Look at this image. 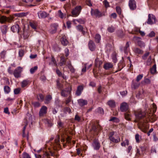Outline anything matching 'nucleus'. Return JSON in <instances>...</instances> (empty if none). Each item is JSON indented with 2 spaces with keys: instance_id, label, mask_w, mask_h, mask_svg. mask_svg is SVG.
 Returning <instances> with one entry per match:
<instances>
[{
  "instance_id": "obj_2",
  "label": "nucleus",
  "mask_w": 158,
  "mask_h": 158,
  "mask_svg": "<svg viewBox=\"0 0 158 158\" xmlns=\"http://www.w3.org/2000/svg\"><path fill=\"white\" fill-rule=\"evenodd\" d=\"M156 18L155 16L152 14H149L148 15V19L147 23L148 24L152 25L155 23L156 22Z\"/></svg>"
},
{
  "instance_id": "obj_50",
  "label": "nucleus",
  "mask_w": 158,
  "mask_h": 158,
  "mask_svg": "<svg viewBox=\"0 0 158 158\" xmlns=\"http://www.w3.org/2000/svg\"><path fill=\"white\" fill-rule=\"evenodd\" d=\"M21 90L20 88H17L14 89V93L15 94H18L19 93Z\"/></svg>"
},
{
  "instance_id": "obj_55",
  "label": "nucleus",
  "mask_w": 158,
  "mask_h": 158,
  "mask_svg": "<svg viewBox=\"0 0 158 158\" xmlns=\"http://www.w3.org/2000/svg\"><path fill=\"white\" fill-rule=\"evenodd\" d=\"M32 104L35 107H38L40 106V104L39 102H34L32 103Z\"/></svg>"
},
{
  "instance_id": "obj_49",
  "label": "nucleus",
  "mask_w": 158,
  "mask_h": 158,
  "mask_svg": "<svg viewBox=\"0 0 158 158\" xmlns=\"http://www.w3.org/2000/svg\"><path fill=\"white\" fill-rule=\"evenodd\" d=\"M57 82V87H58V88L60 89H61L62 88H63V85L60 84V81L59 80H57L56 81Z\"/></svg>"
},
{
  "instance_id": "obj_37",
  "label": "nucleus",
  "mask_w": 158,
  "mask_h": 158,
  "mask_svg": "<svg viewBox=\"0 0 158 158\" xmlns=\"http://www.w3.org/2000/svg\"><path fill=\"white\" fill-rule=\"evenodd\" d=\"M156 71V64H154L152 68L150 69L151 73L152 74H154Z\"/></svg>"
},
{
  "instance_id": "obj_4",
  "label": "nucleus",
  "mask_w": 158,
  "mask_h": 158,
  "mask_svg": "<svg viewBox=\"0 0 158 158\" xmlns=\"http://www.w3.org/2000/svg\"><path fill=\"white\" fill-rule=\"evenodd\" d=\"M22 71V68L21 67H18L14 71L13 74L15 78H18L21 76V73Z\"/></svg>"
},
{
  "instance_id": "obj_1",
  "label": "nucleus",
  "mask_w": 158,
  "mask_h": 158,
  "mask_svg": "<svg viewBox=\"0 0 158 158\" xmlns=\"http://www.w3.org/2000/svg\"><path fill=\"white\" fill-rule=\"evenodd\" d=\"M60 136L59 135H57L56 138L55 140V142L54 143H51V145L53 147L54 150H57V147L59 148L60 147Z\"/></svg>"
},
{
  "instance_id": "obj_45",
  "label": "nucleus",
  "mask_w": 158,
  "mask_h": 158,
  "mask_svg": "<svg viewBox=\"0 0 158 158\" xmlns=\"http://www.w3.org/2000/svg\"><path fill=\"white\" fill-rule=\"evenodd\" d=\"M64 112L65 113H69L71 112V109L69 107H65L64 109Z\"/></svg>"
},
{
  "instance_id": "obj_43",
  "label": "nucleus",
  "mask_w": 158,
  "mask_h": 158,
  "mask_svg": "<svg viewBox=\"0 0 158 158\" xmlns=\"http://www.w3.org/2000/svg\"><path fill=\"white\" fill-rule=\"evenodd\" d=\"M135 139L136 142L138 143L140 142V139H141V137L138 134H136L135 135Z\"/></svg>"
},
{
  "instance_id": "obj_58",
  "label": "nucleus",
  "mask_w": 158,
  "mask_h": 158,
  "mask_svg": "<svg viewBox=\"0 0 158 158\" xmlns=\"http://www.w3.org/2000/svg\"><path fill=\"white\" fill-rule=\"evenodd\" d=\"M103 3L106 7L107 8L109 6V3L107 0H105L104 1H103Z\"/></svg>"
},
{
  "instance_id": "obj_17",
  "label": "nucleus",
  "mask_w": 158,
  "mask_h": 158,
  "mask_svg": "<svg viewBox=\"0 0 158 158\" xmlns=\"http://www.w3.org/2000/svg\"><path fill=\"white\" fill-rule=\"evenodd\" d=\"M76 27L78 30L82 32L83 35H84L85 34L87 30L86 28H83L81 25L77 26Z\"/></svg>"
},
{
  "instance_id": "obj_5",
  "label": "nucleus",
  "mask_w": 158,
  "mask_h": 158,
  "mask_svg": "<svg viewBox=\"0 0 158 158\" xmlns=\"http://www.w3.org/2000/svg\"><path fill=\"white\" fill-rule=\"evenodd\" d=\"M134 114L137 119L139 120L143 118L145 115V114L141 111L138 110L134 111Z\"/></svg>"
},
{
  "instance_id": "obj_31",
  "label": "nucleus",
  "mask_w": 158,
  "mask_h": 158,
  "mask_svg": "<svg viewBox=\"0 0 158 158\" xmlns=\"http://www.w3.org/2000/svg\"><path fill=\"white\" fill-rule=\"evenodd\" d=\"M66 62V60L65 59L64 56H62L60 58V62L59 63L60 66H62L65 64Z\"/></svg>"
},
{
  "instance_id": "obj_20",
  "label": "nucleus",
  "mask_w": 158,
  "mask_h": 158,
  "mask_svg": "<svg viewBox=\"0 0 158 158\" xmlns=\"http://www.w3.org/2000/svg\"><path fill=\"white\" fill-rule=\"evenodd\" d=\"M67 89V90L61 89V95L63 97H66L67 96L68 93L69 94L70 93V91L69 90V88Z\"/></svg>"
},
{
  "instance_id": "obj_56",
  "label": "nucleus",
  "mask_w": 158,
  "mask_h": 158,
  "mask_svg": "<svg viewBox=\"0 0 158 158\" xmlns=\"http://www.w3.org/2000/svg\"><path fill=\"white\" fill-rule=\"evenodd\" d=\"M112 59L114 63H115L117 61V59L116 58V55L115 53L113 54L112 56Z\"/></svg>"
},
{
  "instance_id": "obj_11",
  "label": "nucleus",
  "mask_w": 158,
  "mask_h": 158,
  "mask_svg": "<svg viewBox=\"0 0 158 158\" xmlns=\"http://www.w3.org/2000/svg\"><path fill=\"white\" fill-rule=\"evenodd\" d=\"M91 13L92 15H95L96 17L99 18L102 16L101 13L97 9L94 10L93 9H92Z\"/></svg>"
},
{
  "instance_id": "obj_22",
  "label": "nucleus",
  "mask_w": 158,
  "mask_h": 158,
  "mask_svg": "<svg viewBox=\"0 0 158 158\" xmlns=\"http://www.w3.org/2000/svg\"><path fill=\"white\" fill-rule=\"evenodd\" d=\"M125 118L127 120L130 121L131 120V112L129 111L125 112L124 113Z\"/></svg>"
},
{
  "instance_id": "obj_34",
  "label": "nucleus",
  "mask_w": 158,
  "mask_h": 158,
  "mask_svg": "<svg viewBox=\"0 0 158 158\" xmlns=\"http://www.w3.org/2000/svg\"><path fill=\"white\" fill-rule=\"evenodd\" d=\"M95 41L97 43H99L101 40V36L98 34H97L95 35Z\"/></svg>"
},
{
  "instance_id": "obj_36",
  "label": "nucleus",
  "mask_w": 158,
  "mask_h": 158,
  "mask_svg": "<svg viewBox=\"0 0 158 158\" xmlns=\"http://www.w3.org/2000/svg\"><path fill=\"white\" fill-rule=\"evenodd\" d=\"M52 97L50 95H48L46 96L45 99V103L48 104L49 102L51 100Z\"/></svg>"
},
{
  "instance_id": "obj_9",
  "label": "nucleus",
  "mask_w": 158,
  "mask_h": 158,
  "mask_svg": "<svg viewBox=\"0 0 158 158\" xmlns=\"http://www.w3.org/2000/svg\"><path fill=\"white\" fill-rule=\"evenodd\" d=\"M129 6L132 10H135L136 8V3L135 0H130L129 2Z\"/></svg>"
},
{
  "instance_id": "obj_51",
  "label": "nucleus",
  "mask_w": 158,
  "mask_h": 158,
  "mask_svg": "<svg viewBox=\"0 0 158 158\" xmlns=\"http://www.w3.org/2000/svg\"><path fill=\"white\" fill-rule=\"evenodd\" d=\"M28 81L26 80H24L22 82L21 86L22 87H24L27 85Z\"/></svg>"
},
{
  "instance_id": "obj_21",
  "label": "nucleus",
  "mask_w": 158,
  "mask_h": 158,
  "mask_svg": "<svg viewBox=\"0 0 158 158\" xmlns=\"http://www.w3.org/2000/svg\"><path fill=\"white\" fill-rule=\"evenodd\" d=\"M83 89V87L82 85H79L78 86L76 94L77 96H80Z\"/></svg>"
},
{
  "instance_id": "obj_59",
  "label": "nucleus",
  "mask_w": 158,
  "mask_h": 158,
  "mask_svg": "<svg viewBox=\"0 0 158 158\" xmlns=\"http://www.w3.org/2000/svg\"><path fill=\"white\" fill-rule=\"evenodd\" d=\"M98 112L102 114H103L104 113L103 110L102 108L100 107H99L98 108Z\"/></svg>"
},
{
  "instance_id": "obj_62",
  "label": "nucleus",
  "mask_w": 158,
  "mask_h": 158,
  "mask_svg": "<svg viewBox=\"0 0 158 158\" xmlns=\"http://www.w3.org/2000/svg\"><path fill=\"white\" fill-rule=\"evenodd\" d=\"M23 158H31L29 155L26 153L23 154Z\"/></svg>"
},
{
  "instance_id": "obj_7",
  "label": "nucleus",
  "mask_w": 158,
  "mask_h": 158,
  "mask_svg": "<svg viewBox=\"0 0 158 158\" xmlns=\"http://www.w3.org/2000/svg\"><path fill=\"white\" fill-rule=\"evenodd\" d=\"M32 121V117L30 114L28 113L27 114L25 118L24 119V126L26 127L28 125V123L31 122Z\"/></svg>"
},
{
  "instance_id": "obj_24",
  "label": "nucleus",
  "mask_w": 158,
  "mask_h": 158,
  "mask_svg": "<svg viewBox=\"0 0 158 158\" xmlns=\"http://www.w3.org/2000/svg\"><path fill=\"white\" fill-rule=\"evenodd\" d=\"M129 47V42H127L125 46L123 49L122 48H120L121 50H123L125 53H127Z\"/></svg>"
},
{
  "instance_id": "obj_38",
  "label": "nucleus",
  "mask_w": 158,
  "mask_h": 158,
  "mask_svg": "<svg viewBox=\"0 0 158 158\" xmlns=\"http://www.w3.org/2000/svg\"><path fill=\"white\" fill-rule=\"evenodd\" d=\"M4 91L6 93H9L10 91V87L8 86H5L4 87Z\"/></svg>"
},
{
  "instance_id": "obj_14",
  "label": "nucleus",
  "mask_w": 158,
  "mask_h": 158,
  "mask_svg": "<svg viewBox=\"0 0 158 158\" xmlns=\"http://www.w3.org/2000/svg\"><path fill=\"white\" fill-rule=\"evenodd\" d=\"M58 25L56 24H53L51 26V29L50 30V32L52 34H53L56 32Z\"/></svg>"
},
{
  "instance_id": "obj_32",
  "label": "nucleus",
  "mask_w": 158,
  "mask_h": 158,
  "mask_svg": "<svg viewBox=\"0 0 158 158\" xmlns=\"http://www.w3.org/2000/svg\"><path fill=\"white\" fill-rule=\"evenodd\" d=\"M133 51L135 53L138 54H142L143 53V51L139 48H135L133 49Z\"/></svg>"
},
{
  "instance_id": "obj_61",
  "label": "nucleus",
  "mask_w": 158,
  "mask_h": 158,
  "mask_svg": "<svg viewBox=\"0 0 158 158\" xmlns=\"http://www.w3.org/2000/svg\"><path fill=\"white\" fill-rule=\"evenodd\" d=\"M6 54V51H3L0 53V56L1 58H4L5 57V55Z\"/></svg>"
},
{
  "instance_id": "obj_46",
  "label": "nucleus",
  "mask_w": 158,
  "mask_h": 158,
  "mask_svg": "<svg viewBox=\"0 0 158 158\" xmlns=\"http://www.w3.org/2000/svg\"><path fill=\"white\" fill-rule=\"evenodd\" d=\"M149 52H146L142 56V58L144 60H145L149 56Z\"/></svg>"
},
{
  "instance_id": "obj_15",
  "label": "nucleus",
  "mask_w": 158,
  "mask_h": 158,
  "mask_svg": "<svg viewBox=\"0 0 158 158\" xmlns=\"http://www.w3.org/2000/svg\"><path fill=\"white\" fill-rule=\"evenodd\" d=\"M79 105L81 106H83L87 104V101L86 100L82 99H78L77 100Z\"/></svg>"
},
{
  "instance_id": "obj_6",
  "label": "nucleus",
  "mask_w": 158,
  "mask_h": 158,
  "mask_svg": "<svg viewBox=\"0 0 158 158\" xmlns=\"http://www.w3.org/2000/svg\"><path fill=\"white\" fill-rule=\"evenodd\" d=\"M120 109L122 112H126L129 111V106L128 104L125 102L122 103L120 105Z\"/></svg>"
},
{
  "instance_id": "obj_57",
  "label": "nucleus",
  "mask_w": 158,
  "mask_h": 158,
  "mask_svg": "<svg viewBox=\"0 0 158 158\" xmlns=\"http://www.w3.org/2000/svg\"><path fill=\"white\" fill-rule=\"evenodd\" d=\"M59 16L61 18H63L64 16V15L62 13L60 10H59L58 11Z\"/></svg>"
},
{
  "instance_id": "obj_63",
  "label": "nucleus",
  "mask_w": 158,
  "mask_h": 158,
  "mask_svg": "<svg viewBox=\"0 0 158 158\" xmlns=\"http://www.w3.org/2000/svg\"><path fill=\"white\" fill-rule=\"evenodd\" d=\"M121 95L123 96H125L127 94V91L126 90H124L120 92Z\"/></svg>"
},
{
  "instance_id": "obj_48",
  "label": "nucleus",
  "mask_w": 158,
  "mask_h": 158,
  "mask_svg": "<svg viewBox=\"0 0 158 158\" xmlns=\"http://www.w3.org/2000/svg\"><path fill=\"white\" fill-rule=\"evenodd\" d=\"M58 127L59 128H62L64 127V124L63 123L61 122L60 121H59L58 122Z\"/></svg>"
},
{
  "instance_id": "obj_10",
  "label": "nucleus",
  "mask_w": 158,
  "mask_h": 158,
  "mask_svg": "<svg viewBox=\"0 0 158 158\" xmlns=\"http://www.w3.org/2000/svg\"><path fill=\"white\" fill-rule=\"evenodd\" d=\"M47 108L45 106H43L40 109L39 112V115L40 116H43L44 114H46L47 112Z\"/></svg>"
},
{
  "instance_id": "obj_28",
  "label": "nucleus",
  "mask_w": 158,
  "mask_h": 158,
  "mask_svg": "<svg viewBox=\"0 0 158 158\" xmlns=\"http://www.w3.org/2000/svg\"><path fill=\"white\" fill-rule=\"evenodd\" d=\"M102 64V61L99 60L98 58H97L95 60V65L96 67L99 66L100 67Z\"/></svg>"
},
{
  "instance_id": "obj_19",
  "label": "nucleus",
  "mask_w": 158,
  "mask_h": 158,
  "mask_svg": "<svg viewBox=\"0 0 158 158\" xmlns=\"http://www.w3.org/2000/svg\"><path fill=\"white\" fill-rule=\"evenodd\" d=\"M102 129L101 127L99 125H98L97 127L93 125L92 126L91 130L95 132H98Z\"/></svg>"
},
{
  "instance_id": "obj_54",
  "label": "nucleus",
  "mask_w": 158,
  "mask_h": 158,
  "mask_svg": "<svg viewBox=\"0 0 158 158\" xmlns=\"http://www.w3.org/2000/svg\"><path fill=\"white\" fill-rule=\"evenodd\" d=\"M121 144L123 146H125L126 145H128L129 144V141L128 140L126 139L125 141L122 143Z\"/></svg>"
},
{
  "instance_id": "obj_44",
  "label": "nucleus",
  "mask_w": 158,
  "mask_h": 158,
  "mask_svg": "<svg viewBox=\"0 0 158 158\" xmlns=\"http://www.w3.org/2000/svg\"><path fill=\"white\" fill-rule=\"evenodd\" d=\"M109 121H112L114 122L117 123L118 121V118L115 117H112L109 120Z\"/></svg>"
},
{
  "instance_id": "obj_41",
  "label": "nucleus",
  "mask_w": 158,
  "mask_h": 158,
  "mask_svg": "<svg viewBox=\"0 0 158 158\" xmlns=\"http://www.w3.org/2000/svg\"><path fill=\"white\" fill-rule=\"evenodd\" d=\"M38 67L37 66H35L32 68L30 69V72L31 74H33L37 69Z\"/></svg>"
},
{
  "instance_id": "obj_13",
  "label": "nucleus",
  "mask_w": 158,
  "mask_h": 158,
  "mask_svg": "<svg viewBox=\"0 0 158 158\" xmlns=\"http://www.w3.org/2000/svg\"><path fill=\"white\" fill-rule=\"evenodd\" d=\"M11 30L13 32H17L19 33L20 31L19 26L17 24H15L11 27Z\"/></svg>"
},
{
  "instance_id": "obj_18",
  "label": "nucleus",
  "mask_w": 158,
  "mask_h": 158,
  "mask_svg": "<svg viewBox=\"0 0 158 158\" xmlns=\"http://www.w3.org/2000/svg\"><path fill=\"white\" fill-rule=\"evenodd\" d=\"M38 15L39 18H44L48 16V14L44 11H40L38 13Z\"/></svg>"
},
{
  "instance_id": "obj_26",
  "label": "nucleus",
  "mask_w": 158,
  "mask_h": 158,
  "mask_svg": "<svg viewBox=\"0 0 158 158\" xmlns=\"http://www.w3.org/2000/svg\"><path fill=\"white\" fill-rule=\"evenodd\" d=\"M113 65L111 63H107L104 64L103 67L106 70L112 68Z\"/></svg>"
},
{
  "instance_id": "obj_29",
  "label": "nucleus",
  "mask_w": 158,
  "mask_h": 158,
  "mask_svg": "<svg viewBox=\"0 0 158 158\" xmlns=\"http://www.w3.org/2000/svg\"><path fill=\"white\" fill-rule=\"evenodd\" d=\"M51 62L49 63V65H54L56 66H57V64L56 62V60L55 59L54 56H52L51 58Z\"/></svg>"
},
{
  "instance_id": "obj_27",
  "label": "nucleus",
  "mask_w": 158,
  "mask_h": 158,
  "mask_svg": "<svg viewBox=\"0 0 158 158\" xmlns=\"http://www.w3.org/2000/svg\"><path fill=\"white\" fill-rule=\"evenodd\" d=\"M23 36L24 39H26L29 36L28 31L26 30L25 28L23 29Z\"/></svg>"
},
{
  "instance_id": "obj_60",
  "label": "nucleus",
  "mask_w": 158,
  "mask_h": 158,
  "mask_svg": "<svg viewBox=\"0 0 158 158\" xmlns=\"http://www.w3.org/2000/svg\"><path fill=\"white\" fill-rule=\"evenodd\" d=\"M71 100V96H69L68 98L66 99L65 102V103L66 105H68Z\"/></svg>"
},
{
  "instance_id": "obj_42",
  "label": "nucleus",
  "mask_w": 158,
  "mask_h": 158,
  "mask_svg": "<svg viewBox=\"0 0 158 158\" xmlns=\"http://www.w3.org/2000/svg\"><path fill=\"white\" fill-rule=\"evenodd\" d=\"M137 44L138 45L141 47H144L145 46L144 43L140 40L138 41Z\"/></svg>"
},
{
  "instance_id": "obj_64",
  "label": "nucleus",
  "mask_w": 158,
  "mask_h": 158,
  "mask_svg": "<svg viewBox=\"0 0 158 158\" xmlns=\"http://www.w3.org/2000/svg\"><path fill=\"white\" fill-rule=\"evenodd\" d=\"M78 22L81 24H84L85 21L84 20L82 19H77L76 20Z\"/></svg>"
},
{
  "instance_id": "obj_3",
  "label": "nucleus",
  "mask_w": 158,
  "mask_h": 158,
  "mask_svg": "<svg viewBox=\"0 0 158 158\" xmlns=\"http://www.w3.org/2000/svg\"><path fill=\"white\" fill-rule=\"evenodd\" d=\"M81 7L80 6H76L72 11V13L73 16H77L80 13Z\"/></svg>"
},
{
  "instance_id": "obj_39",
  "label": "nucleus",
  "mask_w": 158,
  "mask_h": 158,
  "mask_svg": "<svg viewBox=\"0 0 158 158\" xmlns=\"http://www.w3.org/2000/svg\"><path fill=\"white\" fill-rule=\"evenodd\" d=\"M139 85V84L134 82V81H132V84L131 87L132 88H134V89H135L138 88Z\"/></svg>"
},
{
  "instance_id": "obj_25",
  "label": "nucleus",
  "mask_w": 158,
  "mask_h": 158,
  "mask_svg": "<svg viewBox=\"0 0 158 158\" xmlns=\"http://www.w3.org/2000/svg\"><path fill=\"white\" fill-rule=\"evenodd\" d=\"M1 29L2 34L6 35L7 30V26L6 25L2 26L1 27Z\"/></svg>"
},
{
  "instance_id": "obj_8",
  "label": "nucleus",
  "mask_w": 158,
  "mask_h": 158,
  "mask_svg": "<svg viewBox=\"0 0 158 158\" xmlns=\"http://www.w3.org/2000/svg\"><path fill=\"white\" fill-rule=\"evenodd\" d=\"M92 145L94 149L96 150H98L101 147L99 142L98 139H96L94 140Z\"/></svg>"
},
{
  "instance_id": "obj_30",
  "label": "nucleus",
  "mask_w": 158,
  "mask_h": 158,
  "mask_svg": "<svg viewBox=\"0 0 158 158\" xmlns=\"http://www.w3.org/2000/svg\"><path fill=\"white\" fill-rule=\"evenodd\" d=\"M7 20L6 16H2L0 17V23L2 24L5 23Z\"/></svg>"
},
{
  "instance_id": "obj_12",
  "label": "nucleus",
  "mask_w": 158,
  "mask_h": 158,
  "mask_svg": "<svg viewBox=\"0 0 158 158\" xmlns=\"http://www.w3.org/2000/svg\"><path fill=\"white\" fill-rule=\"evenodd\" d=\"M88 45L89 48L91 51H93L95 50L96 46L93 41L91 40L89 41V42Z\"/></svg>"
},
{
  "instance_id": "obj_47",
  "label": "nucleus",
  "mask_w": 158,
  "mask_h": 158,
  "mask_svg": "<svg viewBox=\"0 0 158 158\" xmlns=\"http://www.w3.org/2000/svg\"><path fill=\"white\" fill-rule=\"evenodd\" d=\"M152 62V58L150 56L147 61V65H150L151 64Z\"/></svg>"
},
{
  "instance_id": "obj_35",
  "label": "nucleus",
  "mask_w": 158,
  "mask_h": 158,
  "mask_svg": "<svg viewBox=\"0 0 158 158\" xmlns=\"http://www.w3.org/2000/svg\"><path fill=\"white\" fill-rule=\"evenodd\" d=\"M115 29V28L114 27L111 26H109L108 27L107 30L108 32L112 33L114 31Z\"/></svg>"
},
{
  "instance_id": "obj_23",
  "label": "nucleus",
  "mask_w": 158,
  "mask_h": 158,
  "mask_svg": "<svg viewBox=\"0 0 158 158\" xmlns=\"http://www.w3.org/2000/svg\"><path fill=\"white\" fill-rule=\"evenodd\" d=\"M107 104L111 108H114L116 106L115 102L112 100L108 101L107 102Z\"/></svg>"
},
{
  "instance_id": "obj_16",
  "label": "nucleus",
  "mask_w": 158,
  "mask_h": 158,
  "mask_svg": "<svg viewBox=\"0 0 158 158\" xmlns=\"http://www.w3.org/2000/svg\"><path fill=\"white\" fill-rule=\"evenodd\" d=\"M60 41L62 44L64 46H66L69 43L65 35L63 36L60 39Z\"/></svg>"
},
{
  "instance_id": "obj_33",
  "label": "nucleus",
  "mask_w": 158,
  "mask_h": 158,
  "mask_svg": "<svg viewBox=\"0 0 158 158\" xmlns=\"http://www.w3.org/2000/svg\"><path fill=\"white\" fill-rule=\"evenodd\" d=\"M69 69H70V71L72 73H74L75 71V69L72 66L71 64L70 63H68L67 65Z\"/></svg>"
},
{
  "instance_id": "obj_53",
  "label": "nucleus",
  "mask_w": 158,
  "mask_h": 158,
  "mask_svg": "<svg viewBox=\"0 0 158 158\" xmlns=\"http://www.w3.org/2000/svg\"><path fill=\"white\" fill-rule=\"evenodd\" d=\"M143 77V74L139 75L137 77L136 81L137 82L139 81L140 80H141L142 79Z\"/></svg>"
},
{
  "instance_id": "obj_40",
  "label": "nucleus",
  "mask_w": 158,
  "mask_h": 158,
  "mask_svg": "<svg viewBox=\"0 0 158 158\" xmlns=\"http://www.w3.org/2000/svg\"><path fill=\"white\" fill-rule=\"evenodd\" d=\"M37 98L39 100L42 101L44 99V96L42 94H39L37 96Z\"/></svg>"
},
{
  "instance_id": "obj_52",
  "label": "nucleus",
  "mask_w": 158,
  "mask_h": 158,
  "mask_svg": "<svg viewBox=\"0 0 158 158\" xmlns=\"http://www.w3.org/2000/svg\"><path fill=\"white\" fill-rule=\"evenodd\" d=\"M109 138L110 140L113 142L115 143H118V139H115L112 136H110Z\"/></svg>"
}]
</instances>
